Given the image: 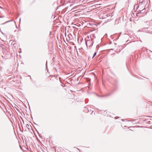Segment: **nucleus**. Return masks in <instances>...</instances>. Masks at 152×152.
Returning <instances> with one entry per match:
<instances>
[{
    "label": "nucleus",
    "mask_w": 152,
    "mask_h": 152,
    "mask_svg": "<svg viewBox=\"0 0 152 152\" xmlns=\"http://www.w3.org/2000/svg\"><path fill=\"white\" fill-rule=\"evenodd\" d=\"M77 6L75 7L73 9H76L77 8Z\"/></svg>",
    "instance_id": "2"
},
{
    "label": "nucleus",
    "mask_w": 152,
    "mask_h": 152,
    "mask_svg": "<svg viewBox=\"0 0 152 152\" xmlns=\"http://www.w3.org/2000/svg\"><path fill=\"white\" fill-rule=\"evenodd\" d=\"M96 52L95 53L92 58H93L96 55Z\"/></svg>",
    "instance_id": "1"
}]
</instances>
